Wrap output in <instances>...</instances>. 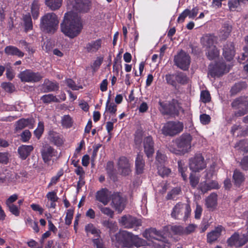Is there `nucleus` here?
<instances>
[{"instance_id":"4d7b16f0","label":"nucleus","mask_w":248,"mask_h":248,"mask_svg":"<svg viewBox=\"0 0 248 248\" xmlns=\"http://www.w3.org/2000/svg\"><path fill=\"white\" fill-rule=\"evenodd\" d=\"M74 211L71 209L67 210L66 213V216L65 217V224L67 225H69L71 223V221L73 218Z\"/></svg>"},{"instance_id":"a19ab883","label":"nucleus","mask_w":248,"mask_h":248,"mask_svg":"<svg viewBox=\"0 0 248 248\" xmlns=\"http://www.w3.org/2000/svg\"><path fill=\"white\" fill-rule=\"evenodd\" d=\"M157 169L158 170V173L159 175L162 177H165L168 176L170 170L169 169L165 167L164 165H157Z\"/></svg>"},{"instance_id":"774afa93","label":"nucleus","mask_w":248,"mask_h":248,"mask_svg":"<svg viewBox=\"0 0 248 248\" xmlns=\"http://www.w3.org/2000/svg\"><path fill=\"white\" fill-rule=\"evenodd\" d=\"M142 133L141 131H137L135 134V142L137 145L140 144L142 141Z\"/></svg>"},{"instance_id":"a18cd8bd","label":"nucleus","mask_w":248,"mask_h":248,"mask_svg":"<svg viewBox=\"0 0 248 248\" xmlns=\"http://www.w3.org/2000/svg\"><path fill=\"white\" fill-rule=\"evenodd\" d=\"M85 230L87 233L90 232L96 236H99V230L96 229L92 224H89L85 227Z\"/></svg>"},{"instance_id":"423d86ee","label":"nucleus","mask_w":248,"mask_h":248,"mask_svg":"<svg viewBox=\"0 0 248 248\" xmlns=\"http://www.w3.org/2000/svg\"><path fill=\"white\" fill-rule=\"evenodd\" d=\"M41 154L45 164V170H50L51 166L54 162V158H58V152L49 144L46 143L43 145L41 150Z\"/></svg>"},{"instance_id":"8fccbe9b","label":"nucleus","mask_w":248,"mask_h":248,"mask_svg":"<svg viewBox=\"0 0 248 248\" xmlns=\"http://www.w3.org/2000/svg\"><path fill=\"white\" fill-rule=\"evenodd\" d=\"M99 208L102 213L112 218L114 212L108 207H103L102 205L99 206Z\"/></svg>"},{"instance_id":"37998d69","label":"nucleus","mask_w":248,"mask_h":248,"mask_svg":"<svg viewBox=\"0 0 248 248\" xmlns=\"http://www.w3.org/2000/svg\"><path fill=\"white\" fill-rule=\"evenodd\" d=\"M23 20L26 31L31 29L32 28V24L31 16L29 14L24 15L23 16Z\"/></svg>"},{"instance_id":"393cba45","label":"nucleus","mask_w":248,"mask_h":248,"mask_svg":"<svg viewBox=\"0 0 248 248\" xmlns=\"http://www.w3.org/2000/svg\"><path fill=\"white\" fill-rule=\"evenodd\" d=\"M214 37L211 35L206 34L201 38V43L206 49L212 47H216L214 45Z\"/></svg>"},{"instance_id":"ddd939ff","label":"nucleus","mask_w":248,"mask_h":248,"mask_svg":"<svg viewBox=\"0 0 248 248\" xmlns=\"http://www.w3.org/2000/svg\"><path fill=\"white\" fill-rule=\"evenodd\" d=\"M229 68L227 67L224 62H219L214 65L211 64L209 67L208 75L212 77H220L225 73L229 72Z\"/></svg>"},{"instance_id":"09e8293b","label":"nucleus","mask_w":248,"mask_h":248,"mask_svg":"<svg viewBox=\"0 0 248 248\" xmlns=\"http://www.w3.org/2000/svg\"><path fill=\"white\" fill-rule=\"evenodd\" d=\"M109 102L110 97H108L106 104V110L109 111L110 113L114 114L117 110V106L114 103H109Z\"/></svg>"},{"instance_id":"9b49d317","label":"nucleus","mask_w":248,"mask_h":248,"mask_svg":"<svg viewBox=\"0 0 248 248\" xmlns=\"http://www.w3.org/2000/svg\"><path fill=\"white\" fill-rule=\"evenodd\" d=\"M206 164L201 154H197L189 159V167L193 171L197 172L205 168Z\"/></svg>"},{"instance_id":"f03ea898","label":"nucleus","mask_w":248,"mask_h":248,"mask_svg":"<svg viewBox=\"0 0 248 248\" xmlns=\"http://www.w3.org/2000/svg\"><path fill=\"white\" fill-rule=\"evenodd\" d=\"M192 140V138L189 134H183L170 143L167 148L174 154L184 155L190 151Z\"/></svg>"},{"instance_id":"c9c22d12","label":"nucleus","mask_w":248,"mask_h":248,"mask_svg":"<svg viewBox=\"0 0 248 248\" xmlns=\"http://www.w3.org/2000/svg\"><path fill=\"white\" fill-rule=\"evenodd\" d=\"M41 100L45 104H49L51 102H60L59 99L52 94H48L42 96L41 97Z\"/></svg>"},{"instance_id":"6e6d98bb","label":"nucleus","mask_w":248,"mask_h":248,"mask_svg":"<svg viewBox=\"0 0 248 248\" xmlns=\"http://www.w3.org/2000/svg\"><path fill=\"white\" fill-rule=\"evenodd\" d=\"M241 3L239 0H229L228 1V6L231 10H235L236 8Z\"/></svg>"},{"instance_id":"412c9836","label":"nucleus","mask_w":248,"mask_h":248,"mask_svg":"<svg viewBox=\"0 0 248 248\" xmlns=\"http://www.w3.org/2000/svg\"><path fill=\"white\" fill-rule=\"evenodd\" d=\"M223 55L228 61H231L233 59L235 55V50L232 43H228L224 46Z\"/></svg>"},{"instance_id":"aec40b11","label":"nucleus","mask_w":248,"mask_h":248,"mask_svg":"<svg viewBox=\"0 0 248 248\" xmlns=\"http://www.w3.org/2000/svg\"><path fill=\"white\" fill-rule=\"evenodd\" d=\"M160 107L159 109L163 114L172 115L176 113V109L174 106L169 103H164L160 101L159 102Z\"/></svg>"},{"instance_id":"7c9ffc66","label":"nucleus","mask_w":248,"mask_h":248,"mask_svg":"<svg viewBox=\"0 0 248 248\" xmlns=\"http://www.w3.org/2000/svg\"><path fill=\"white\" fill-rule=\"evenodd\" d=\"M233 179L235 185L239 186L244 181L245 177L242 172L238 170H235L233 174Z\"/></svg>"},{"instance_id":"a878e982","label":"nucleus","mask_w":248,"mask_h":248,"mask_svg":"<svg viewBox=\"0 0 248 248\" xmlns=\"http://www.w3.org/2000/svg\"><path fill=\"white\" fill-rule=\"evenodd\" d=\"M48 139L50 142L57 146H60L63 143V140L61 136L54 131H50L49 132Z\"/></svg>"},{"instance_id":"e2e57ef3","label":"nucleus","mask_w":248,"mask_h":248,"mask_svg":"<svg viewBox=\"0 0 248 248\" xmlns=\"http://www.w3.org/2000/svg\"><path fill=\"white\" fill-rule=\"evenodd\" d=\"M106 170L109 175H112L114 174V164L113 162L109 161L107 163Z\"/></svg>"},{"instance_id":"c85d7f7f","label":"nucleus","mask_w":248,"mask_h":248,"mask_svg":"<svg viewBox=\"0 0 248 248\" xmlns=\"http://www.w3.org/2000/svg\"><path fill=\"white\" fill-rule=\"evenodd\" d=\"M4 51L8 55H16L19 57H22L24 56V53L22 51L14 46H6L5 48Z\"/></svg>"},{"instance_id":"2eb2a0df","label":"nucleus","mask_w":248,"mask_h":248,"mask_svg":"<svg viewBox=\"0 0 248 248\" xmlns=\"http://www.w3.org/2000/svg\"><path fill=\"white\" fill-rule=\"evenodd\" d=\"M117 166L119 171L123 175H128L131 172V164L129 160L124 156L119 158Z\"/></svg>"},{"instance_id":"f257e3e1","label":"nucleus","mask_w":248,"mask_h":248,"mask_svg":"<svg viewBox=\"0 0 248 248\" xmlns=\"http://www.w3.org/2000/svg\"><path fill=\"white\" fill-rule=\"evenodd\" d=\"M82 29L80 17L74 12L66 13L61 25V31L65 35L73 38L78 35Z\"/></svg>"},{"instance_id":"680f3d73","label":"nucleus","mask_w":248,"mask_h":248,"mask_svg":"<svg viewBox=\"0 0 248 248\" xmlns=\"http://www.w3.org/2000/svg\"><path fill=\"white\" fill-rule=\"evenodd\" d=\"M200 118L201 123L203 124H207L210 122V116L206 114H201Z\"/></svg>"},{"instance_id":"473e14b6","label":"nucleus","mask_w":248,"mask_h":248,"mask_svg":"<svg viewBox=\"0 0 248 248\" xmlns=\"http://www.w3.org/2000/svg\"><path fill=\"white\" fill-rule=\"evenodd\" d=\"M205 51L206 55L210 60H214L219 56V52L216 47H212L206 49Z\"/></svg>"},{"instance_id":"9d476101","label":"nucleus","mask_w":248,"mask_h":248,"mask_svg":"<svg viewBox=\"0 0 248 248\" xmlns=\"http://www.w3.org/2000/svg\"><path fill=\"white\" fill-rule=\"evenodd\" d=\"M175 64L179 68L186 70L188 69L190 63V57L183 50H181L174 56Z\"/></svg>"},{"instance_id":"5fc2aeb1","label":"nucleus","mask_w":248,"mask_h":248,"mask_svg":"<svg viewBox=\"0 0 248 248\" xmlns=\"http://www.w3.org/2000/svg\"><path fill=\"white\" fill-rule=\"evenodd\" d=\"M190 184L192 187L195 188L199 183L200 178L195 175H190L189 176Z\"/></svg>"},{"instance_id":"c03bdc74","label":"nucleus","mask_w":248,"mask_h":248,"mask_svg":"<svg viewBox=\"0 0 248 248\" xmlns=\"http://www.w3.org/2000/svg\"><path fill=\"white\" fill-rule=\"evenodd\" d=\"M166 156L160 151H158L156 155V165H163L166 161Z\"/></svg>"},{"instance_id":"39448f33","label":"nucleus","mask_w":248,"mask_h":248,"mask_svg":"<svg viewBox=\"0 0 248 248\" xmlns=\"http://www.w3.org/2000/svg\"><path fill=\"white\" fill-rule=\"evenodd\" d=\"M215 165L213 164L210 169L206 170L204 173L205 180L201 182L199 185V189L203 193L207 192L209 190L219 188V185L217 181L211 180V178L215 171Z\"/></svg>"},{"instance_id":"f8f14e48","label":"nucleus","mask_w":248,"mask_h":248,"mask_svg":"<svg viewBox=\"0 0 248 248\" xmlns=\"http://www.w3.org/2000/svg\"><path fill=\"white\" fill-rule=\"evenodd\" d=\"M111 206L118 212L121 213L124 209L126 200L119 192L114 193L111 195Z\"/></svg>"},{"instance_id":"6e6552de","label":"nucleus","mask_w":248,"mask_h":248,"mask_svg":"<svg viewBox=\"0 0 248 248\" xmlns=\"http://www.w3.org/2000/svg\"><path fill=\"white\" fill-rule=\"evenodd\" d=\"M191 211V210L189 204L179 202L173 207L171 213V216L176 219L182 218L185 221L189 217Z\"/></svg>"},{"instance_id":"052dcab7","label":"nucleus","mask_w":248,"mask_h":248,"mask_svg":"<svg viewBox=\"0 0 248 248\" xmlns=\"http://www.w3.org/2000/svg\"><path fill=\"white\" fill-rule=\"evenodd\" d=\"M2 87L6 92L9 93L13 92L15 89L14 85L11 83H3Z\"/></svg>"},{"instance_id":"7ed1b4c3","label":"nucleus","mask_w":248,"mask_h":248,"mask_svg":"<svg viewBox=\"0 0 248 248\" xmlns=\"http://www.w3.org/2000/svg\"><path fill=\"white\" fill-rule=\"evenodd\" d=\"M116 237L118 242L124 247L132 248L135 246L138 248L147 245L145 240L126 231H120Z\"/></svg>"},{"instance_id":"f3484780","label":"nucleus","mask_w":248,"mask_h":248,"mask_svg":"<svg viewBox=\"0 0 248 248\" xmlns=\"http://www.w3.org/2000/svg\"><path fill=\"white\" fill-rule=\"evenodd\" d=\"M90 7V0H75L72 4L73 10L79 12H87Z\"/></svg>"},{"instance_id":"72a5a7b5","label":"nucleus","mask_w":248,"mask_h":248,"mask_svg":"<svg viewBox=\"0 0 248 248\" xmlns=\"http://www.w3.org/2000/svg\"><path fill=\"white\" fill-rule=\"evenodd\" d=\"M246 84L245 82H239L234 85L231 90V95H234L239 93L241 90L246 88Z\"/></svg>"},{"instance_id":"f704fd0d","label":"nucleus","mask_w":248,"mask_h":248,"mask_svg":"<svg viewBox=\"0 0 248 248\" xmlns=\"http://www.w3.org/2000/svg\"><path fill=\"white\" fill-rule=\"evenodd\" d=\"M62 0H46V5L52 10L59 9L62 5Z\"/></svg>"},{"instance_id":"13d9d810","label":"nucleus","mask_w":248,"mask_h":248,"mask_svg":"<svg viewBox=\"0 0 248 248\" xmlns=\"http://www.w3.org/2000/svg\"><path fill=\"white\" fill-rule=\"evenodd\" d=\"M186 10L187 11L188 16L189 18L192 19L194 18L197 16L199 11V9L197 7L193 8L191 11L188 9Z\"/></svg>"},{"instance_id":"4be33fe9","label":"nucleus","mask_w":248,"mask_h":248,"mask_svg":"<svg viewBox=\"0 0 248 248\" xmlns=\"http://www.w3.org/2000/svg\"><path fill=\"white\" fill-rule=\"evenodd\" d=\"M223 227L221 226H218L215 229L207 235V241L209 243H212L216 241L220 236Z\"/></svg>"},{"instance_id":"20e7f679","label":"nucleus","mask_w":248,"mask_h":248,"mask_svg":"<svg viewBox=\"0 0 248 248\" xmlns=\"http://www.w3.org/2000/svg\"><path fill=\"white\" fill-rule=\"evenodd\" d=\"M58 18L55 13H47L41 18L40 28L47 33H54L58 28Z\"/></svg>"},{"instance_id":"338daca9","label":"nucleus","mask_w":248,"mask_h":248,"mask_svg":"<svg viewBox=\"0 0 248 248\" xmlns=\"http://www.w3.org/2000/svg\"><path fill=\"white\" fill-rule=\"evenodd\" d=\"M66 83L67 85L73 90H78V89L75 82L71 79H66Z\"/></svg>"},{"instance_id":"49530a36","label":"nucleus","mask_w":248,"mask_h":248,"mask_svg":"<svg viewBox=\"0 0 248 248\" xmlns=\"http://www.w3.org/2000/svg\"><path fill=\"white\" fill-rule=\"evenodd\" d=\"M62 124L65 127H70L72 124L71 117L68 115L63 116L62 119Z\"/></svg>"},{"instance_id":"6ab92c4d","label":"nucleus","mask_w":248,"mask_h":248,"mask_svg":"<svg viewBox=\"0 0 248 248\" xmlns=\"http://www.w3.org/2000/svg\"><path fill=\"white\" fill-rule=\"evenodd\" d=\"M111 195V192L108 190L103 188L97 192L96 198L97 200L104 205H107L108 203Z\"/></svg>"},{"instance_id":"b1692460","label":"nucleus","mask_w":248,"mask_h":248,"mask_svg":"<svg viewBox=\"0 0 248 248\" xmlns=\"http://www.w3.org/2000/svg\"><path fill=\"white\" fill-rule=\"evenodd\" d=\"M43 86L45 89L44 92L46 93L57 91L59 88V84L57 82L50 81L47 79H45Z\"/></svg>"},{"instance_id":"cd10ccee","label":"nucleus","mask_w":248,"mask_h":248,"mask_svg":"<svg viewBox=\"0 0 248 248\" xmlns=\"http://www.w3.org/2000/svg\"><path fill=\"white\" fill-rule=\"evenodd\" d=\"M101 46V41L100 39L93 41L87 44L86 49L88 52H95L97 51Z\"/></svg>"},{"instance_id":"bf43d9fd","label":"nucleus","mask_w":248,"mask_h":248,"mask_svg":"<svg viewBox=\"0 0 248 248\" xmlns=\"http://www.w3.org/2000/svg\"><path fill=\"white\" fill-rule=\"evenodd\" d=\"M241 168L244 170H248V155L244 156L240 163Z\"/></svg>"},{"instance_id":"79ce46f5","label":"nucleus","mask_w":248,"mask_h":248,"mask_svg":"<svg viewBox=\"0 0 248 248\" xmlns=\"http://www.w3.org/2000/svg\"><path fill=\"white\" fill-rule=\"evenodd\" d=\"M181 188L180 187H175L169 192L167 196V200H173L175 199L177 195L180 194L181 192Z\"/></svg>"},{"instance_id":"c756f323","label":"nucleus","mask_w":248,"mask_h":248,"mask_svg":"<svg viewBox=\"0 0 248 248\" xmlns=\"http://www.w3.org/2000/svg\"><path fill=\"white\" fill-rule=\"evenodd\" d=\"M33 120L32 119H21L16 122V130H21L26 126H30L32 124Z\"/></svg>"},{"instance_id":"1a4fd4ad","label":"nucleus","mask_w":248,"mask_h":248,"mask_svg":"<svg viewBox=\"0 0 248 248\" xmlns=\"http://www.w3.org/2000/svg\"><path fill=\"white\" fill-rule=\"evenodd\" d=\"M183 124L180 122L170 121L167 123L162 129V133L165 136H174L182 131Z\"/></svg>"},{"instance_id":"e433bc0d","label":"nucleus","mask_w":248,"mask_h":248,"mask_svg":"<svg viewBox=\"0 0 248 248\" xmlns=\"http://www.w3.org/2000/svg\"><path fill=\"white\" fill-rule=\"evenodd\" d=\"M232 26L228 23H225L220 31V36L223 39H226L230 35L232 31Z\"/></svg>"},{"instance_id":"4c0bfd02","label":"nucleus","mask_w":248,"mask_h":248,"mask_svg":"<svg viewBox=\"0 0 248 248\" xmlns=\"http://www.w3.org/2000/svg\"><path fill=\"white\" fill-rule=\"evenodd\" d=\"M6 183H10L15 181L19 176L14 172H10L6 170H4Z\"/></svg>"},{"instance_id":"dca6fc26","label":"nucleus","mask_w":248,"mask_h":248,"mask_svg":"<svg viewBox=\"0 0 248 248\" xmlns=\"http://www.w3.org/2000/svg\"><path fill=\"white\" fill-rule=\"evenodd\" d=\"M119 222L126 228H131L135 226L138 227L141 225L140 220L130 216H124L119 220Z\"/></svg>"},{"instance_id":"bb28decb","label":"nucleus","mask_w":248,"mask_h":248,"mask_svg":"<svg viewBox=\"0 0 248 248\" xmlns=\"http://www.w3.org/2000/svg\"><path fill=\"white\" fill-rule=\"evenodd\" d=\"M145 166V162L143 158V155L138 154L135 160V167L138 174H141L143 172Z\"/></svg>"},{"instance_id":"5701e85b","label":"nucleus","mask_w":248,"mask_h":248,"mask_svg":"<svg viewBox=\"0 0 248 248\" xmlns=\"http://www.w3.org/2000/svg\"><path fill=\"white\" fill-rule=\"evenodd\" d=\"M33 147L32 145H22L18 148V153L20 158L22 160H25L30 155L33 150Z\"/></svg>"},{"instance_id":"0e129e2a","label":"nucleus","mask_w":248,"mask_h":248,"mask_svg":"<svg viewBox=\"0 0 248 248\" xmlns=\"http://www.w3.org/2000/svg\"><path fill=\"white\" fill-rule=\"evenodd\" d=\"M21 137L22 140L24 142H26L30 140L31 137V133L29 130H26L22 132Z\"/></svg>"},{"instance_id":"58836bf2","label":"nucleus","mask_w":248,"mask_h":248,"mask_svg":"<svg viewBox=\"0 0 248 248\" xmlns=\"http://www.w3.org/2000/svg\"><path fill=\"white\" fill-rule=\"evenodd\" d=\"M176 80L179 83L186 84L188 81V78L186 75L182 72H177L175 74Z\"/></svg>"},{"instance_id":"69168bd1","label":"nucleus","mask_w":248,"mask_h":248,"mask_svg":"<svg viewBox=\"0 0 248 248\" xmlns=\"http://www.w3.org/2000/svg\"><path fill=\"white\" fill-rule=\"evenodd\" d=\"M9 156L7 153H0V163L7 164L8 162Z\"/></svg>"},{"instance_id":"864d4df0","label":"nucleus","mask_w":248,"mask_h":248,"mask_svg":"<svg viewBox=\"0 0 248 248\" xmlns=\"http://www.w3.org/2000/svg\"><path fill=\"white\" fill-rule=\"evenodd\" d=\"M210 94L207 91H202L201 93V100L203 103L208 102L210 101Z\"/></svg>"},{"instance_id":"2f4dec72","label":"nucleus","mask_w":248,"mask_h":248,"mask_svg":"<svg viewBox=\"0 0 248 248\" xmlns=\"http://www.w3.org/2000/svg\"><path fill=\"white\" fill-rule=\"evenodd\" d=\"M217 195L213 193L206 200V205L208 208H214L217 205Z\"/></svg>"},{"instance_id":"de8ad7c7","label":"nucleus","mask_w":248,"mask_h":248,"mask_svg":"<svg viewBox=\"0 0 248 248\" xmlns=\"http://www.w3.org/2000/svg\"><path fill=\"white\" fill-rule=\"evenodd\" d=\"M44 130V126L43 122H39L38 127L34 131V134L38 139H39Z\"/></svg>"},{"instance_id":"0eeeda50","label":"nucleus","mask_w":248,"mask_h":248,"mask_svg":"<svg viewBox=\"0 0 248 248\" xmlns=\"http://www.w3.org/2000/svg\"><path fill=\"white\" fill-rule=\"evenodd\" d=\"M231 106L234 109L233 116L235 118L242 117L248 113V98L240 96L234 99Z\"/></svg>"},{"instance_id":"3c124183","label":"nucleus","mask_w":248,"mask_h":248,"mask_svg":"<svg viewBox=\"0 0 248 248\" xmlns=\"http://www.w3.org/2000/svg\"><path fill=\"white\" fill-rule=\"evenodd\" d=\"M10 212L16 216H18L20 214L19 207L15 204L7 205Z\"/></svg>"},{"instance_id":"4468645a","label":"nucleus","mask_w":248,"mask_h":248,"mask_svg":"<svg viewBox=\"0 0 248 248\" xmlns=\"http://www.w3.org/2000/svg\"><path fill=\"white\" fill-rule=\"evenodd\" d=\"M19 78L23 82H37L43 78V76L38 72L35 73L31 70H26L19 74Z\"/></svg>"},{"instance_id":"603ef678","label":"nucleus","mask_w":248,"mask_h":248,"mask_svg":"<svg viewBox=\"0 0 248 248\" xmlns=\"http://www.w3.org/2000/svg\"><path fill=\"white\" fill-rule=\"evenodd\" d=\"M171 232L175 234H184V228L181 226H174L171 227Z\"/></svg>"},{"instance_id":"ea45409f","label":"nucleus","mask_w":248,"mask_h":248,"mask_svg":"<svg viewBox=\"0 0 248 248\" xmlns=\"http://www.w3.org/2000/svg\"><path fill=\"white\" fill-rule=\"evenodd\" d=\"M39 5L37 0H34L31 7L32 16L34 19H37L39 16Z\"/></svg>"},{"instance_id":"a211bd4d","label":"nucleus","mask_w":248,"mask_h":248,"mask_svg":"<svg viewBox=\"0 0 248 248\" xmlns=\"http://www.w3.org/2000/svg\"><path fill=\"white\" fill-rule=\"evenodd\" d=\"M143 147L147 156H151L154 153V142L151 136H147L144 139Z\"/></svg>"}]
</instances>
